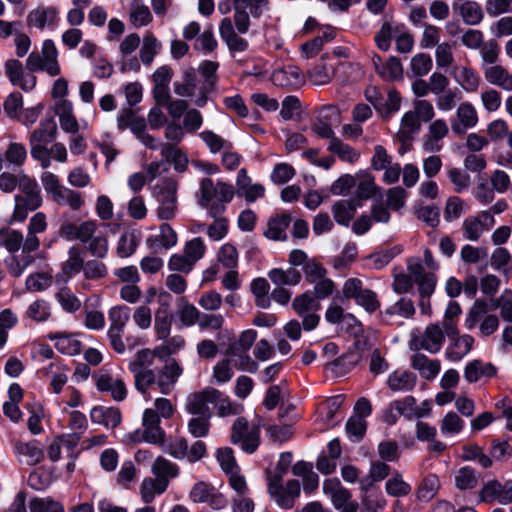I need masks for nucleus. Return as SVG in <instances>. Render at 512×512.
Masks as SVG:
<instances>
[{
  "mask_svg": "<svg viewBox=\"0 0 512 512\" xmlns=\"http://www.w3.org/2000/svg\"><path fill=\"white\" fill-rule=\"evenodd\" d=\"M5 74L12 85L18 86L24 91L32 90L36 85V77L25 74L22 63L17 59H9L4 65Z\"/></svg>",
  "mask_w": 512,
  "mask_h": 512,
  "instance_id": "4be33fe9",
  "label": "nucleus"
},
{
  "mask_svg": "<svg viewBox=\"0 0 512 512\" xmlns=\"http://www.w3.org/2000/svg\"><path fill=\"white\" fill-rule=\"evenodd\" d=\"M322 489L339 512H357L358 503L351 499L350 492L342 486L337 478L326 479Z\"/></svg>",
  "mask_w": 512,
  "mask_h": 512,
  "instance_id": "f8f14e48",
  "label": "nucleus"
},
{
  "mask_svg": "<svg viewBox=\"0 0 512 512\" xmlns=\"http://www.w3.org/2000/svg\"><path fill=\"white\" fill-rule=\"evenodd\" d=\"M361 360V355L355 351H349L341 357L326 365V369L331 371L335 376H343L351 371Z\"/></svg>",
  "mask_w": 512,
  "mask_h": 512,
  "instance_id": "c9c22d12",
  "label": "nucleus"
},
{
  "mask_svg": "<svg viewBox=\"0 0 512 512\" xmlns=\"http://www.w3.org/2000/svg\"><path fill=\"white\" fill-rule=\"evenodd\" d=\"M445 334L438 323L429 324L421 337L414 338L412 345L415 349H424L430 353H437L442 348Z\"/></svg>",
  "mask_w": 512,
  "mask_h": 512,
  "instance_id": "412c9836",
  "label": "nucleus"
},
{
  "mask_svg": "<svg viewBox=\"0 0 512 512\" xmlns=\"http://www.w3.org/2000/svg\"><path fill=\"white\" fill-rule=\"evenodd\" d=\"M250 0H233L234 8V23L237 31L241 34H245L250 27V18L247 9L251 11Z\"/></svg>",
  "mask_w": 512,
  "mask_h": 512,
  "instance_id": "a18cd8bd",
  "label": "nucleus"
},
{
  "mask_svg": "<svg viewBox=\"0 0 512 512\" xmlns=\"http://www.w3.org/2000/svg\"><path fill=\"white\" fill-rule=\"evenodd\" d=\"M141 242V232L137 229L124 231L116 245V254L120 258H128L132 256Z\"/></svg>",
  "mask_w": 512,
  "mask_h": 512,
  "instance_id": "c756f323",
  "label": "nucleus"
},
{
  "mask_svg": "<svg viewBox=\"0 0 512 512\" xmlns=\"http://www.w3.org/2000/svg\"><path fill=\"white\" fill-rule=\"evenodd\" d=\"M328 150L332 153H335L342 161L348 163H354L360 157L359 152H357L348 144L343 143L338 138L332 139V141L329 142Z\"/></svg>",
  "mask_w": 512,
  "mask_h": 512,
  "instance_id": "bf43d9fd",
  "label": "nucleus"
},
{
  "mask_svg": "<svg viewBox=\"0 0 512 512\" xmlns=\"http://www.w3.org/2000/svg\"><path fill=\"white\" fill-rule=\"evenodd\" d=\"M474 339L470 335L456 336L453 346L446 351L448 359L458 361L462 359L472 348Z\"/></svg>",
  "mask_w": 512,
  "mask_h": 512,
  "instance_id": "5fc2aeb1",
  "label": "nucleus"
},
{
  "mask_svg": "<svg viewBox=\"0 0 512 512\" xmlns=\"http://www.w3.org/2000/svg\"><path fill=\"white\" fill-rule=\"evenodd\" d=\"M477 123L478 114L475 107L470 102H462L451 119V129L456 135H462L468 129L475 127Z\"/></svg>",
  "mask_w": 512,
  "mask_h": 512,
  "instance_id": "aec40b11",
  "label": "nucleus"
},
{
  "mask_svg": "<svg viewBox=\"0 0 512 512\" xmlns=\"http://www.w3.org/2000/svg\"><path fill=\"white\" fill-rule=\"evenodd\" d=\"M129 21L134 28H141L153 21V15L142 0H133L129 8Z\"/></svg>",
  "mask_w": 512,
  "mask_h": 512,
  "instance_id": "4c0bfd02",
  "label": "nucleus"
},
{
  "mask_svg": "<svg viewBox=\"0 0 512 512\" xmlns=\"http://www.w3.org/2000/svg\"><path fill=\"white\" fill-rule=\"evenodd\" d=\"M268 493L281 508L293 507L292 498L288 495L285 486L282 485V475H274L269 478Z\"/></svg>",
  "mask_w": 512,
  "mask_h": 512,
  "instance_id": "f704fd0d",
  "label": "nucleus"
},
{
  "mask_svg": "<svg viewBox=\"0 0 512 512\" xmlns=\"http://www.w3.org/2000/svg\"><path fill=\"white\" fill-rule=\"evenodd\" d=\"M272 81L276 86H297L303 83L304 78L296 66H286L272 74Z\"/></svg>",
  "mask_w": 512,
  "mask_h": 512,
  "instance_id": "e433bc0d",
  "label": "nucleus"
},
{
  "mask_svg": "<svg viewBox=\"0 0 512 512\" xmlns=\"http://www.w3.org/2000/svg\"><path fill=\"white\" fill-rule=\"evenodd\" d=\"M108 318L110 325L107 334L110 344L117 353H124L125 344L122 341V334L130 319V310L127 306H114L109 310Z\"/></svg>",
  "mask_w": 512,
  "mask_h": 512,
  "instance_id": "6e6552de",
  "label": "nucleus"
},
{
  "mask_svg": "<svg viewBox=\"0 0 512 512\" xmlns=\"http://www.w3.org/2000/svg\"><path fill=\"white\" fill-rule=\"evenodd\" d=\"M400 416L408 420L423 417V413L421 409L417 408L416 399L413 396L392 401L383 412V420L388 425H394Z\"/></svg>",
  "mask_w": 512,
  "mask_h": 512,
  "instance_id": "ddd939ff",
  "label": "nucleus"
},
{
  "mask_svg": "<svg viewBox=\"0 0 512 512\" xmlns=\"http://www.w3.org/2000/svg\"><path fill=\"white\" fill-rule=\"evenodd\" d=\"M178 242V236L176 231L168 224L163 223L159 226V233L157 235H151L146 239V246L157 251L159 249H170L174 247Z\"/></svg>",
  "mask_w": 512,
  "mask_h": 512,
  "instance_id": "393cba45",
  "label": "nucleus"
},
{
  "mask_svg": "<svg viewBox=\"0 0 512 512\" xmlns=\"http://www.w3.org/2000/svg\"><path fill=\"white\" fill-rule=\"evenodd\" d=\"M218 396V390L212 387L190 393L186 398L185 411L194 416H212L209 404Z\"/></svg>",
  "mask_w": 512,
  "mask_h": 512,
  "instance_id": "dca6fc26",
  "label": "nucleus"
},
{
  "mask_svg": "<svg viewBox=\"0 0 512 512\" xmlns=\"http://www.w3.org/2000/svg\"><path fill=\"white\" fill-rule=\"evenodd\" d=\"M143 432L137 430L128 435L133 442L146 441L149 443H160L164 439V431L160 427V418L152 408H147L142 416Z\"/></svg>",
  "mask_w": 512,
  "mask_h": 512,
  "instance_id": "9b49d317",
  "label": "nucleus"
},
{
  "mask_svg": "<svg viewBox=\"0 0 512 512\" xmlns=\"http://www.w3.org/2000/svg\"><path fill=\"white\" fill-rule=\"evenodd\" d=\"M439 488V477L436 474H428L420 482L416 490V497L421 502H429L436 496Z\"/></svg>",
  "mask_w": 512,
  "mask_h": 512,
  "instance_id": "c03bdc74",
  "label": "nucleus"
},
{
  "mask_svg": "<svg viewBox=\"0 0 512 512\" xmlns=\"http://www.w3.org/2000/svg\"><path fill=\"white\" fill-rule=\"evenodd\" d=\"M219 33L231 51L244 52L247 50L248 42L236 33L231 18L226 17L221 20Z\"/></svg>",
  "mask_w": 512,
  "mask_h": 512,
  "instance_id": "bb28decb",
  "label": "nucleus"
},
{
  "mask_svg": "<svg viewBox=\"0 0 512 512\" xmlns=\"http://www.w3.org/2000/svg\"><path fill=\"white\" fill-rule=\"evenodd\" d=\"M58 51L52 40H45L41 53L32 52L26 60V68L30 72L45 71L49 76L55 77L61 69L57 60Z\"/></svg>",
  "mask_w": 512,
  "mask_h": 512,
  "instance_id": "39448f33",
  "label": "nucleus"
},
{
  "mask_svg": "<svg viewBox=\"0 0 512 512\" xmlns=\"http://www.w3.org/2000/svg\"><path fill=\"white\" fill-rule=\"evenodd\" d=\"M55 112L59 118L61 129L70 134H77L80 125L73 113V105L69 100H60L55 104Z\"/></svg>",
  "mask_w": 512,
  "mask_h": 512,
  "instance_id": "cd10ccee",
  "label": "nucleus"
},
{
  "mask_svg": "<svg viewBox=\"0 0 512 512\" xmlns=\"http://www.w3.org/2000/svg\"><path fill=\"white\" fill-rule=\"evenodd\" d=\"M494 224L495 219L488 211L467 217L462 224L464 237L470 241H478L483 232L490 230Z\"/></svg>",
  "mask_w": 512,
  "mask_h": 512,
  "instance_id": "f3484780",
  "label": "nucleus"
},
{
  "mask_svg": "<svg viewBox=\"0 0 512 512\" xmlns=\"http://www.w3.org/2000/svg\"><path fill=\"white\" fill-rule=\"evenodd\" d=\"M454 81L466 92H476L480 86L479 74L470 66L455 65L451 70Z\"/></svg>",
  "mask_w": 512,
  "mask_h": 512,
  "instance_id": "b1692460",
  "label": "nucleus"
},
{
  "mask_svg": "<svg viewBox=\"0 0 512 512\" xmlns=\"http://www.w3.org/2000/svg\"><path fill=\"white\" fill-rule=\"evenodd\" d=\"M342 292L345 298L354 299L356 304L368 313H374L380 308V301L376 292L364 288L360 279H347L343 284Z\"/></svg>",
  "mask_w": 512,
  "mask_h": 512,
  "instance_id": "0eeeda50",
  "label": "nucleus"
},
{
  "mask_svg": "<svg viewBox=\"0 0 512 512\" xmlns=\"http://www.w3.org/2000/svg\"><path fill=\"white\" fill-rule=\"evenodd\" d=\"M24 316L36 323L46 322L51 317V305L45 299H36L27 306Z\"/></svg>",
  "mask_w": 512,
  "mask_h": 512,
  "instance_id": "37998d69",
  "label": "nucleus"
},
{
  "mask_svg": "<svg viewBox=\"0 0 512 512\" xmlns=\"http://www.w3.org/2000/svg\"><path fill=\"white\" fill-rule=\"evenodd\" d=\"M411 367L417 370L425 380H433L439 374L441 363L437 359H430L425 354L416 353L411 357Z\"/></svg>",
  "mask_w": 512,
  "mask_h": 512,
  "instance_id": "c85d7f7f",
  "label": "nucleus"
},
{
  "mask_svg": "<svg viewBox=\"0 0 512 512\" xmlns=\"http://www.w3.org/2000/svg\"><path fill=\"white\" fill-rule=\"evenodd\" d=\"M291 222L287 214L275 217L268 222L267 230L264 235L270 240L281 241L286 239V229Z\"/></svg>",
  "mask_w": 512,
  "mask_h": 512,
  "instance_id": "8fccbe9b",
  "label": "nucleus"
},
{
  "mask_svg": "<svg viewBox=\"0 0 512 512\" xmlns=\"http://www.w3.org/2000/svg\"><path fill=\"white\" fill-rule=\"evenodd\" d=\"M414 314L415 307L413 302L410 299L401 298L396 303L388 306L384 311H380L378 317L381 322L388 324L395 315L408 319Z\"/></svg>",
  "mask_w": 512,
  "mask_h": 512,
  "instance_id": "7c9ffc66",
  "label": "nucleus"
},
{
  "mask_svg": "<svg viewBox=\"0 0 512 512\" xmlns=\"http://www.w3.org/2000/svg\"><path fill=\"white\" fill-rule=\"evenodd\" d=\"M490 263L495 270L507 272L512 268V255L506 248L499 247L493 251Z\"/></svg>",
  "mask_w": 512,
  "mask_h": 512,
  "instance_id": "774afa93",
  "label": "nucleus"
},
{
  "mask_svg": "<svg viewBox=\"0 0 512 512\" xmlns=\"http://www.w3.org/2000/svg\"><path fill=\"white\" fill-rule=\"evenodd\" d=\"M58 11L53 7L36 8L27 15V25L43 29L46 25L55 22Z\"/></svg>",
  "mask_w": 512,
  "mask_h": 512,
  "instance_id": "79ce46f5",
  "label": "nucleus"
},
{
  "mask_svg": "<svg viewBox=\"0 0 512 512\" xmlns=\"http://www.w3.org/2000/svg\"><path fill=\"white\" fill-rule=\"evenodd\" d=\"M59 206H68L71 210L78 211L84 205V199L80 192L63 186L53 198H51Z\"/></svg>",
  "mask_w": 512,
  "mask_h": 512,
  "instance_id": "ea45409f",
  "label": "nucleus"
},
{
  "mask_svg": "<svg viewBox=\"0 0 512 512\" xmlns=\"http://www.w3.org/2000/svg\"><path fill=\"white\" fill-rule=\"evenodd\" d=\"M82 251L78 246H72L68 250V258L63 264V272L71 277L78 274L84 268Z\"/></svg>",
  "mask_w": 512,
  "mask_h": 512,
  "instance_id": "4d7b16f0",
  "label": "nucleus"
},
{
  "mask_svg": "<svg viewBox=\"0 0 512 512\" xmlns=\"http://www.w3.org/2000/svg\"><path fill=\"white\" fill-rule=\"evenodd\" d=\"M30 512H64L63 505L51 497L33 498L29 502Z\"/></svg>",
  "mask_w": 512,
  "mask_h": 512,
  "instance_id": "0e129e2a",
  "label": "nucleus"
},
{
  "mask_svg": "<svg viewBox=\"0 0 512 512\" xmlns=\"http://www.w3.org/2000/svg\"><path fill=\"white\" fill-rule=\"evenodd\" d=\"M92 423L102 425L107 429L116 428L121 422V412L116 407L95 406L90 411Z\"/></svg>",
  "mask_w": 512,
  "mask_h": 512,
  "instance_id": "a878e982",
  "label": "nucleus"
},
{
  "mask_svg": "<svg viewBox=\"0 0 512 512\" xmlns=\"http://www.w3.org/2000/svg\"><path fill=\"white\" fill-rule=\"evenodd\" d=\"M271 282L277 287L296 286L301 281V273L295 268H274L268 272Z\"/></svg>",
  "mask_w": 512,
  "mask_h": 512,
  "instance_id": "58836bf2",
  "label": "nucleus"
},
{
  "mask_svg": "<svg viewBox=\"0 0 512 512\" xmlns=\"http://www.w3.org/2000/svg\"><path fill=\"white\" fill-rule=\"evenodd\" d=\"M496 375V368L491 363H484L480 360L469 362L464 369V378L469 383H475L481 378H491Z\"/></svg>",
  "mask_w": 512,
  "mask_h": 512,
  "instance_id": "72a5a7b5",
  "label": "nucleus"
},
{
  "mask_svg": "<svg viewBox=\"0 0 512 512\" xmlns=\"http://www.w3.org/2000/svg\"><path fill=\"white\" fill-rule=\"evenodd\" d=\"M162 48L161 42L156 36L150 32H147L143 36L142 45L139 51L140 61L145 66H150L154 61L155 56L160 52Z\"/></svg>",
  "mask_w": 512,
  "mask_h": 512,
  "instance_id": "a19ab883",
  "label": "nucleus"
},
{
  "mask_svg": "<svg viewBox=\"0 0 512 512\" xmlns=\"http://www.w3.org/2000/svg\"><path fill=\"white\" fill-rule=\"evenodd\" d=\"M454 483L459 490H471L478 485V476L470 466H464L459 468L454 473Z\"/></svg>",
  "mask_w": 512,
  "mask_h": 512,
  "instance_id": "864d4df0",
  "label": "nucleus"
},
{
  "mask_svg": "<svg viewBox=\"0 0 512 512\" xmlns=\"http://www.w3.org/2000/svg\"><path fill=\"white\" fill-rule=\"evenodd\" d=\"M14 453L19 463L27 466H34L44 458L43 450L36 440L15 442Z\"/></svg>",
  "mask_w": 512,
  "mask_h": 512,
  "instance_id": "5701e85b",
  "label": "nucleus"
},
{
  "mask_svg": "<svg viewBox=\"0 0 512 512\" xmlns=\"http://www.w3.org/2000/svg\"><path fill=\"white\" fill-rule=\"evenodd\" d=\"M189 497L194 503H208L213 509L219 510L225 507L226 500L222 494L209 483L199 481L193 485Z\"/></svg>",
  "mask_w": 512,
  "mask_h": 512,
  "instance_id": "a211bd4d",
  "label": "nucleus"
},
{
  "mask_svg": "<svg viewBox=\"0 0 512 512\" xmlns=\"http://www.w3.org/2000/svg\"><path fill=\"white\" fill-rule=\"evenodd\" d=\"M167 487V482L164 479L145 478L140 487L141 498L145 503H150L156 495L162 494Z\"/></svg>",
  "mask_w": 512,
  "mask_h": 512,
  "instance_id": "603ef678",
  "label": "nucleus"
},
{
  "mask_svg": "<svg viewBox=\"0 0 512 512\" xmlns=\"http://www.w3.org/2000/svg\"><path fill=\"white\" fill-rule=\"evenodd\" d=\"M320 307L319 301L316 300L311 292H305L296 296L292 302V308L302 318V326L306 331L317 327L320 317L316 312Z\"/></svg>",
  "mask_w": 512,
  "mask_h": 512,
  "instance_id": "9d476101",
  "label": "nucleus"
},
{
  "mask_svg": "<svg viewBox=\"0 0 512 512\" xmlns=\"http://www.w3.org/2000/svg\"><path fill=\"white\" fill-rule=\"evenodd\" d=\"M55 132L56 124L52 120L42 121L40 126L30 134L29 143L47 144L54 138Z\"/></svg>",
  "mask_w": 512,
  "mask_h": 512,
  "instance_id": "13d9d810",
  "label": "nucleus"
},
{
  "mask_svg": "<svg viewBox=\"0 0 512 512\" xmlns=\"http://www.w3.org/2000/svg\"><path fill=\"white\" fill-rule=\"evenodd\" d=\"M361 503V512H380L387 502L381 491H371L362 497Z\"/></svg>",
  "mask_w": 512,
  "mask_h": 512,
  "instance_id": "e2e57ef3",
  "label": "nucleus"
},
{
  "mask_svg": "<svg viewBox=\"0 0 512 512\" xmlns=\"http://www.w3.org/2000/svg\"><path fill=\"white\" fill-rule=\"evenodd\" d=\"M401 106V96L396 90H389L386 99L381 98L380 104H376V110L384 119H389L394 113L399 111Z\"/></svg>",
  "mask_w": 512,
  "mask_h": 512,
  "instance_id": "6e6d98bb",
  "label": "nucleus"
},
{
  "mask_svg": "<svg viewBox=\"0 0 512 512\" xmlns=\"http://www.w3.org/2000/svg\"><path fill=\"white\" fill-rule=\"evenodd\" d=\"M458 11L464 23L471 26L479 24L484 17L482 8L476 1H464L458 6Z\"/></svg>",
  "mask_w": 512,
  "mask_h": 512,
  "instance_id": "3c124183",
  "label": "nucleus"
},
{
  "mask_svg": "<svg viewBox=\"0 0 512 512\" xmlns=\"http://www.w3.org/2000/svg\"><path fill=\"white\" fill-rule=\"evenodd\" d=\"M416 382V375L409 371H394L387 378V386L394 392H409Z\"/></svg>",
  "mask_w": 512,
  "mask_h": 512,
  "instance_id": "473e14b6",
  "label": "nucleus"
},
{
  "mask_svg": "<svg viewBox=\"0 0 512 512\" xmlns=\"http://www.w3.org/2000/svg\"><path fill=\"white\" fill-rule=\"evenodd\" d=\"M23 242V235L20 231L1 228L0 229V246L4 247L8 252H17Z\"/></svg>",
  "mask_w": 512,
  "mask_h": 512,
  "instance_id": "052dcab7",
  "label": "nucleus"
},
{
  "mask_svg": "<svg viewBox=\"0 0 512 512\" xmlns=\"http://www.w3.org/2000/svg\"><path fill=\"white\" fill-rule=\"evenodd\" d=\"M159 348L139 350L128 363V369L133 374L134 387L142 395L148 394L150 388L156 386L162 394L168 395L181 376L183 369L174 359L167 362L159 372L152 369Z\"/></svg>",
  "mask_w": 512,
  "mask_h": 512,
  "instance_id": "f257e3e1",
  "label": "nucleus"
},
{
  "mask_svg": "<svg viewBox=\"0 0 512 512\" xmlns=\"http://www.w3.org/2000/svg\"><path fill=\"white\" fill-rule=\"evenodd\" d=\"M487 313V303L483 300H476L465 319L466 328L471 330L479 323V333L482 337L492 335L497 331L500 321L497 315Z\"/></svg>",
  "mask_w": 512,
  "mask_h": 512,
  "instance_id": "423d86ee",
  "label": "nucleus"
},
{
  "mask_svg": "<svg viewBox=\"0 0 512 512\" xmlns=\"http://www.w3.org/2000/svg\"><path fill=\"white\" fill-rule=\"evenodd\" d=\"M157 200L159 206L156 210L160 220H172L177 212V183L171 178L164 179L161 185H157Z\"/></svg>",
  "mask_w": 512,
  "mask_h": 512,
  "instance_id": "1a4fd4ad",
  "label": "nucleus"
},
{
  "mask_svg": "<svg viewBox=\"0 0 512 512\" xmlns=\"http://www.w3.org/2000/svg\"><path fill=\"white\" fill-rule=\"evenodd\" d=\"M421 127V121L413 111H407L404 113L401 119L400 129L396 136L401 143H405L410 140L411 135L416 133Z\"/></svg>",
  "mask_w": 512,
  "mask_h": 512,
  "instance_id": "de8ad7c7",
  "label": "nucleus"
},
{
  "mask_svg": "<svg viewBox=\"0 0 512 512\" xmlns=\"http://www.w3.org/2000/svg\"><path fill=\"white\" fill-rule=\"evenodd\" d=\"M20 193L14 197L15 207L12 214L14 221L23 222L29 212L37 210L43 203L41 191L34 178L21 175Z\"/></svg>",
  "mask_w": 512,
  "mask_h": 512,
  "instance_id": "7ed1b4c3",
  "label": "nucleus"
},
{
  "mask_svg": "<svg viewBox=\"0 0 512 512\" xmlns=\"http://www.w3.org/2000/svg\"><path fill=\"white\" fill-rule=\"evenodd\" d=\"M206 253V245L201 237H194L185 242L183 254H173L168 261L171 271L188 273Z\"/></svg>",
  "mask_w": 512,
  "mask_h": 512,
  "instance_id": "20e7f679",
  "label": "nucleus"
},
{
  "mask_svg": "<svg viewBox=\"0 0 512 512\" xmlns=\"http://www.w3.org/2000/svg\"><path fill=\"white\" fill-rule=\"evenodd\" d=\"M355 200H339L332 206L335 221L339 225L348 226L356 212Z\"/></svg>",
  "mask_w": 512,
  "mask_h": 512,
  "instance_id": "49530a36",
  "label": "nucleus"
},
{
  "mask_svg": "<svg viewBox=\"0 0 512 512\" xmlns=\"http://www.w3.org/2000/svg\"><path fill=\"white\" fill-rule=\"evenodd\" d=\"M96 388L101 392H109L115 401H123L127 396V388L124 381L114 378L109 372L99 370L93 375Z\"/></svg>",
  "mask_w": 512,
  "mask_h": 512,
  "instance_id": "6ab92c4d",
  "label": "nucleus"
},
{
  "mask_svg": "<svg viewBox=\"0 0 512 512\" xmlns=\"http://www.w3.org/2000/svg\"><path fill=\"white\" fill-rule=\"evenodd\" d=\"M97 229L98 224L94 220L79 223L65 220L59 227V235L68 241L77 240L86 244L96 234Z\"/></svg>",
  "mask_w": 512,
  "mask_h": 512,
  "instance_id": "2eb2a0df",
  "label": "nucleus"
},
{
  "mask_svg": "<svg viewBox=\"0 0 512 512\" xmlns=\"http://www.w3.org/2000/svg\"><path fill=\"white\" fill-rule=\"evenodd\" d=\"M152 472L156 479H164L169 485V479L178 475V467L163 457H158L153 463Z\"/></svg>",
  "mask_w": 512,
  "mask_h": 512,
  "instance_id": "680f3d73",
  "label": "nucleus"
},
{
  "mask_svg": "<svg viewBox=\"0 0 512 512\" xmlns=\"http://www.w3.org/2000/svg\"><path fill=\"white\" fill-rule=\"evenodd\" d=\"M335 74V69L333 66H328L323 62V57L321 58V62L314 65L310 70L307 71L308 80L313 85H326L331 82Z\"/></svg>",
  "mask_w": 512,
  "mask_h": 512,
  "instance_id": "09e8293b",
  "label": "nucleus"
},
{
  "mask_svg": "<svg viewBox=\"0 0 512 512\" xmlns=\"http://www.w3.org/2000/svg\"><path fill=\"white\" fill-rule=\"evenodd\" d=\"M479 501L484 503L498 502L502 505L512 503V480L503 483L497 479L488 480L479 490Z\"/></svg>",
  "mask_w": 512,
  "mask_h": 512,
  "instance_id": "4468645a",
  "label": "nucleus"
},
{
  "mask_svg": "<svg viewBox=\"0 0 512 512\" xmlns=\"http://www.w3.org/2000/svg\"><path fill=\"white\" fill-rule=\"evenodd\" d=\"M464 421L460 416L451 411L448 412L440 422V431L443 435H455L462 431Z\"/></svg>",
  "mask_w": 512,
  "mask_h": 512,
  "instance_id": "69168bd1",
  "label": "nucleus"
},
{
  "mask_svg": "<svg viewBox=\"0 0 512 512\" xmlns=\"http://www.w3.org/2000/svg\"><path fill=\"white\" fill-rule=\"evenodd\" d=\"M492 307L500 310L501 318L512 323V292L504 291L499 297L492 300Z\"/></svg>",
  "mask_w": 512,
  "mask_h": 512,
  "instance_id": "338daca9",
  "label": "nucleus"
},
{
  "mask_svg": "<svg viewBox=\"0 0 512 512\" xmlns=\"http://www.w3.org/2000/svg\"><path fill=\"white\" fill-rule=\"evenodd\" d=\"M484 77L488 83L512 91V72L502 65L494 64L484 68Z\"/></svg>",
  "mask_w": 512,
  "mask_h": 512,
  "instance_id": "2f4dec72",
  "label": "nucleus"
},
{
  "mask_svg": "<svg viewBox=\"0 0 512 512\" xmlns=\"http://www.w3.org/2000/svg\"><path fill=\"white\" fill-rule=\"evenodd\" d=\"M199 204L209 209V215L216 217L225 210V204L229 203L234 196L232 185L218 181L214 183L210 178H203L200 182Z\"/></svg>",
  "mask_w": 512,
  "mask_h": 512,
  "instance_id": "f03ea898",
  "label": "nucleus"
}]
</instances>
